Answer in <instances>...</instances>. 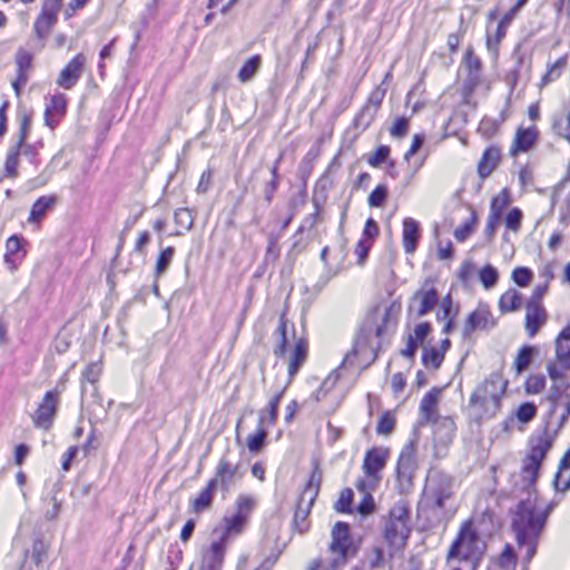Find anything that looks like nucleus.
<instances>
[{
  "instance_id": "15",
  "label": "nucleus",
  "mask_w": 570,
  "mask_h": 570,
  "mask_svg": "<svg viewBox=\"0 0 570 570\" xmlns=\"http://www.w3.org/2000/svg\"><path fill=\"white\" fill-rule=\"evenodd\" d=\"M58 393L48 391L39 404L32 420L37 428L48 429L57 411Z\"/></svg>"
},
{
  "instance_id": "26",
  "label": "nucleus",
  "mask_w": 570,
  "mask_h": 570,
  "mask_svg": "<svg viewBox=\"0 0 570 570\" xmlns=\"http://www.w3.org/2000/svg\"><path fill=\"white\" fill-rule=\"evenodd\" d=\"M434 440L441 444H449L455 433V423L451 417H440L433 422Z\"/></svg>"
},
{
  "instance_id": "38",
  "label": "nucleus",
  "mask_w": 570,
  "mask_h": 570,
  "mask_svg": "<svg viewBox=\"0 0 570 570\" xmlns=\"http://www.w3.org/2000/svg\"><path fill=\"white\" fill-rule=\"evenodd\" d=\"M377 110L373 109V107H368L364 105L361 110L356 114L353 120V126L358 131H365L374 121L376 117Z\"/></svg>"
},
{
  "instance_id": "36",
  "label": "nucleus",
  "mask_w": 570,
  "mask_h": 570,
  "mask_svg": "<svg viewBox=\"0 0 570 570\" xmlns=\"http://www.w3.org/2000/svg\"><path fill=\"white\" fill-rule=\"evenodd\" d=\"M262 65V58L259 55H255L247 59L240 67L237 73V78L240 82H247L254 78Z\"/></svg>"
},
{
  "instance_id": "49",
  "label": "nucleus",
  "mask_w": 570,
  "mask_h": 570,
  "mask_svg": "<svg viewBox=\"0 0 570 570\" xmlns=\"http://www.w3.org/2000/svg\"><path fill=\"white\" fill-rule=\"evenodd\" d=\"M510 203V194L507 188L502 189L501 193L491 199L490 204V213L492 215H497L498 217H502V213Z\"/></svg>"
},
{
  "instance_id": "23",
  "label": "nucleus",
  "mask_w": 570,
  "mask_h": 570,
  "mask_svg": "<svg viewBox=\"0 0 570 570\" xmlns=\"http://www.w3.org/2000/svg\"><path fill=\"white\" fill-rule=\"evenodd\" d=\"M421 234L419 223L414 218H405L403 220L402 245L406 254H412L415 252Z\"/></svg>"
},
{
  "instance_id": "59",
  "label": "nucleus",
  "mask_w": 570,
  "mask_h": 570,
  "mask_svg": "<svg viewBox=\"0 0 570 570\" xmlns=\"http://www.w3.org/2000/svg\"><path fill=\"white\" fill-rule=\"evenodd\" d=\"M174 220L176 225L189 230L194 225V217L188 208H179L174 213Z\"/></svg>"
},
{
  "instance_id": "18",
  "label": "nucleus",
  "mask_w": 570,
  "mask_h": 570,
  "mask_svg": "<svg viewBox=\"0 0 570 570\" xmlns=\"http://www.w3.org/2000/svg\"><path fill=\"white\" fill-rule=\"evenodd\" d=\"M47 543L39 537L33 538L31 548H26L23 551L21 568L32 570L33 567L40 566V563L47 558Z\"/></svg>"
},
{
  "instance_id": "45",
  "label": "nucleus",
  "mask_w": 570,
  "mask_h": 570,
  "mask_svg": "<svg viewBox=\"0 0 570 570\" xmlns=\"http://www.w3.org/2000/svg\"><path fill=\"white\" fill-rule=\"evenodd\" d=\"M19 119V131H18V140L16 146L23 147L24 142L29 136L30 127H31V115L26 110H20L18 114Z\"/></svg>"
},
{
  "instance_id": "52",
  "label": "nucleus",
  "mask_w": 570,
  "mask_h": 570,
  "mask_svg": "<svg viewBox=\"0 0 570 570\" xmlns=\"http://www.w3.org/2000/svg\"><path fill=\"white\" fill-rule=\"evenodd\" d=\"M498 566L503 570H514L517 566V557L513 548L507 544L498 558Z\"/></svg>"
},
{
  "instance_id": "6",
  "label": "nucleus",
  "mask_w": 570,
  "mask_h": 570,
  "mask_svg": "<svg viewBox=\"0 0 570 570\" xmlns=\"http://www.w3.org/2000/svg\"><path fill=\"white\" fill-rule=\"evenodd\" d=\"M551 446L552 440L548 435L539 436L531 442L530 451L523 460L520 474L524 489H532L537 483L539 470Z\"/></svg>"
},
{
  "instance_id": "37",
  "label": "nucleus",
  "mask_w": 570,
  "mask_h": 570,
  "mask_svg": "<svg viewBox=\"0 0 570 570\" xmlns=\"http://www.w3.org/2000/svg\"><path fill=\"white\" fill-rule=\"evenodd\" d=\"M284 392H285V387L277 391L275 393V395L269 400L266 411H263L264 412V421H265L264 425L266 428L275 425V423L277 421V415H278V405L284 395Z\"/></svg>"
},
{
  "instance_id": "58",
  "label": "nucleus",
  "mask_w": 570,
  "mask_h": 570,
  "mask_svg": "<svg viewBox=\"0 0 570 570\" xmlns=\"http://www.w3.org/2000/svg\"><path fill=\"white\" fill-rule=\"evenodd\" d=\"M546 386V377L542 374L530 375L524 384L527 394H538Z\"/></svg>"
},
{
  "instance_id": "54",
  "label": "nucleus",
  "mask_w": 570,
  "mask_h": 570,
  "mask_svg": "<svg viewBox=\"0 0 570 570\" xmlns=\"http://www.w3.org/2000/svg\"><path fill=\"white\" fill-rule=\"evenodd\" d=\"M566 62L567 56H563L559 58L553 65H551L547 72L544 73V76L542 77L541 83L548 85L549 82L557 80L561 76Z\"/></svg>"
},
{
  "instance_id": "3",
  "label": "nucleus",
  "mask_w": 570,
  "mask_h": 570,
  "mask_svg": "<svg viewBox=\"0 0 570 570\" xmlns=\"http://www.w3.org/2000/svg\"><path fill=\"white\" fill-rule=\"evenodd\" d=\"M411 533L410 509L404 502L395 503L384 522V540L395 548L405 546Z\"/></svg>"
},
{
  "instance_id": "16",
  "label": "nucleus",
  "mask_w": 570,
  "mask_h": 570,
  "mask_svg": "<svg viewBox=\"0 0 570 570\" xmlns=\"http://www.w3.org/2000/svg\"><path fill=\"white\" fill-rule=\"evenodd\" d=\"M228 543L220 539H214L203 553L202 568L208 570H222Z\"/></svg>"
},
{
  "instance_id": "55",
  "label": "nucleus",
  "mask_w": 570,
  "mask_h": 570,
  "mask_svg": "<svg viewBox=\"0 0 570 570\" xmlns=\"http://www.w3.org/2000/svg\"><path fill=\"white\" fill-rule=\"evenodd\" d=\"M354 493L350 488L341 491L334 509L340 513H350L352 511Z\"/></svg>"
},
{
  "instance_id": "1",
  "label": "nucleus",
  "mask_w": 570,
  "mask_h": 570,
  "mask_svg": "<svg viewBox=\"0 0 570 570\" xmlns=\"http://www.w3.org/2000/svg\"><path fill=\"white\" fill-rule=\"evenodd\" d=\"M527 490L528 497L517 504L511 524L519 548L524 550L523 562L525 564L535 556L539 539L553 509V503L540 509L537 504V497L532 494V489Z\"/></svg>"
},
{
  "instance_id": "31",
  "label": "nucleus",
  "mask_w": 570,
  "mask_h": 570,
  "mask_svg": "<svg viewBox=\"0 0 570 570\" xmlns=\"http://www.w3.org/2000/svg\"><path fill=\"white\" fill-rule=\"evenodd\" d=\"M264 412H259L258 428L254 434L247 439V448L250 453H258L264 448L268 435L267 428L264 425Z\"/></svg>"
},
{
  "instance_id": "5",
  "label": "nucleus",
  "mask_w": 570,
  "mask_h": 570,
  "mask_svg": "<svg viewBox=\"0 0 570 570\" xmlns=\"http://www.w3.org/2000/svg\"><path fill=\"white\" fill-rule=\"evenodd\" d=\"M255 499L248 494H239L235 502V511L223 518L224 528L218 539L229 544L232 538L242 534L255 508Z\"/></svg>"
},
{
  "instance_id": "21",
  "label": "nucleus",
  "mask_w": 570,
  "mask_h": 570,
  "mask_svg": "<svg viewBox=\"0 0 570 570\" xmlns=\"http://www.w3.org/2000/svg\"><path fill=\"white\" fill-rule=\"evenodd\" d=\"M554 352L560 367L570 371V324L558 334Z\"/></svg>"
},
{
  "instance_id": "64",
  "label": "nucleus",
  "mask_w": 570,
  "mask_h": 570,
  "mask_svg": "<svg viewBox=\"0 0 570 570\" xmlns=\"http://www.w3.org/2000/svg\"><path fill=\"white\" fill-rule=\"evenodd\" d=\"M532 272L528 267H515L512 271L511 278L519 286H527L531 281Z\"/></svg>"
},
{
  "instance_id": "57",
  "label": "nucleus",
  "mask_w": 570,
  "mask_h": 570,
  "mask_svg": "<svg viewBox=\"0 0 570 570\" xmlns=\"http://www.w3.org/2000/svg\"><path fill=\"white\" fill-rule=\"evenodd\" d=\"M372 490L373 489H366L365 491H361L363 493V498L357 504L356 510L363 517L370 515L374 512L375 503L373 495L371 494Z\"/></svg>"
},
{
  "instance_id": "13",
  "label": "nucleus",
  "mask_w": 570,
  "mask_h": 570,
  "mask_svg": "<svg viewBox=\"0 0 570 570\" xmlns=\"http://www.w3.org/2000/svg\"><path fill=\"white\" fill-rule=\"evenodd\" d=\"M30 46V49L20 47L14 55L17 77L12 81V88L17 96H20L22 88L29 80V71L32 66L35 51L39 50L37 46Z\"/></svg>"
},
{
  "instance_id": "56",
  "label": "nucleus",
  "mask_w": 570,
  "mask_h": 570,
  "mask_svg": "<svg viewBox=\"0 0 570 570\" xmlns=\"http://www.w3.org/2000/svg\"><path fill=\"white\" fill-rule=\"evenodd\" d=\"M389 190L383 184L377 185L368 195L367 202L371 207H382L387 199Z\"/></svg>"
},
{
  "instance_id": "42",
  "label": "nucleus",
  "mask_w": 570,
  "mask_h": 570,
  "mask_svg": "<svg viewBox=\"0 0 570 570\" xmlns=\"http://www.w3.org/2000/svg\"><path fill=\"white\" fill-rule=\"evenodd\" d=\"M479 281L485 289L493 288L499 281V272L491 264H487L479 271Z\"/></svg>"
},
{
  "instance_id": "61",
  "label": "nucleus",
  "mask_w": 570,
  "mask_h": 570,
  "mask_svg": "<svg viewBox=\"0 0 570 570\" xmlns=\"http://www.w3.org/2000/svg\"><path fill=\"white\" fill-rule=\"evenodd\" d=\"M522 217H523V214L520 208H518V207L511 208L504 218L505 227L513 232L519 230V228L521 226Z\"/></svg>"
},
{
  "instance_id": "25",
  "label": "nucleus",
  "mask_w": 570,
  "mask_h": 570,
  "mask_svg": "<svg viewBox=\"0 0 570 570\" xmlns=\"http://www.w3.org/2000/svg\"><path fill=\"white\" fill-rule=\"evenodd\" d=\"M216 487L213 482L208 481L206 487L189 501V508L194 513H202L206 510H209L213 505L214 494L216 491Z\"/></svg>"
},
{
  "instance_id": "35",
  "label": "nucleus",
  "mask_w": 570,
  "mask_h": 570,
  "mask_svg": "<svg viewBox=\"0 0 570 570\" xmlns=\"http://www.w3.org/2000/svg\"><path fill=\"white\" fill-rule=\"evenodd\" d=\"M522 304V295L517 289H509L503 293L499 301L501 312H514L520 308Z\"/></svg>"
},
{
  "instance_id": "32",
  "label": "nucleus",
  "mask_w": 570,
  "mask_h": 570,
  "mask_svg": "<svg viewBox=\"0 0 570 570\" xmlns=\"http://www.w3.org/2000/svg\"><path fill=\"white\" fill-rule=\"evenodd\" d=\"M321 481H322V473L320 471L318 465H315L313 472L311 473L308 482L305 485L304 491L299 495L301 498H303V501H305V499H307L308 504H314L315 499L320 491Z\"/></svg>"
},
{
  "instance_id": "44",
  "label": "nucleus",
  "mask_w": 570,
  "mask_h": 570,
  "mask_svg": "<svg viewBox=\"0 0 570 570\" xmlns=\"http://www.w3.org/2000/svg\"><path fill=\"white\" fill-rule=\"evenodd\" d=\"M478 223V216L474 210L471 212V216L466 219L462 225L455 228L454 237L458 242H465L473 230L475 229Z\"/></svg>"
},
{
  "instance_id": "7",
  "label": "nucleus",
  "mask_w": 570,
  "mask_h": 570,
  "mask_svg": "<svg viewBox=\"0 0 570 570\" xmlns=\"http://www.w3.org/2000/svg\"><path fill=\"white\" fill-rule=\"evenodd\" d=\"M424 495L429 503L439 510L445 508L454 495V478L439 470H432L426 476Z\"/></svg>"
},
{
  "instance_id": "22",
  "label": "nucleus",
  "mask_w": 570,
  "mask_h": 570,
  "mask_svg": "<svg viewBox=\"0 0 570 570\" xmlns=\"http://www.w3.org/2000/svg\"><path fill=\"white\" fill-rule=\"evenodd\" d=\"M439 389H432L429 391L420 403V424L433 423L436 417V407L439 403Z\"/></svg>"
},
{
  "instance_id": "51",
  "label": "nucleus",
  "mask_w": 570,
  "mask_h": 570,
  "mask_svg": "<svg viewBox=\"0 0 570 570\" xmlns=\"http://www.w3.org/2000/svg\"><path fill=\"white\" fill-rule=\"evenodd\" d=\"M537 410L533 402H523L515 410V417L520 423L527 424L535 417Z\"/></svg>"
},
{
  "instance_id": "8",
  "label": "nucleus",
  "mask_w": 570,
  "mask_h": 570,
  "mask_svg": "<svg viewBox=\"0 0 570 570\" xmlns=\"http://www.w3.org/2000/svg\"><path fill=\"white\" fill-rule=\"evenodd\" d=\"M330 551L337 557L332 561V567H340L346 563L350 557L357 553V548L351 535L350 524L337 521L331 531Z\"/></svg>"
},
{
  "instance_id": "24",
  "label": "nucleus",
  "mask_w": 570,
  "mask_h": 570,
  "mask_svg": "<svg viewBox=\"0 0 570 570\" xmlns=\"http://www.w3.org/2000/svg\"><path fill=\"white\" fill-rule=\"evenodd\" d=\"M501 159V149L498 146L491 145L484 151L478 164V174L484 179L489 177L497 168Z\"/></svg>"
},
{
  "instance_id": "9",
  "label": "nucleus",
  "mask_w": 570,
  "mask_h": 570,
  "mask_svg": "<svg viewBox=\"0 0 570 570\" xmlns=\"http://www.w3.org/2000/svg\"><path fill=\"white\" fill-rule=\"evenodd\" d=\"M504 392L505 387L500 384L499 380H485L472 393L470 404L483 407L485 414L493 416L500 409L501 397Z\"/></svg>"
},
{
  "instance_id": "12",
  "label": "nucleus",
  "mask_w": 570,
  "mask_h": 570,
  "mask_svg": "<svg viewBox=\"0 0 570 570\" xmlns=\"http://www.w3.org/2000/svg\"><path fill=\"white\" fill-rule=\"evenodd\" d=\"M237 472L238 464H233L228 459V454L225 453L219 459L214 476L209 481L222 492L223 497H226L232 487L240 479Z\"/></svg>"
},
{
  "instance_id": "20",
  "label": "nucleus",
  "mask_w": 570,
  "mask_h": 570,
  "mask_svg": "<svg viewBox=\"0 0 570 570\" xmlns=\"http://www.w3.org/2000/svg\"><path fill=\"white\" fill-rule=\"evenodd\" d=\"M538 140V130L535 127L519 128L515 132L510 154L515 156L520 153L530 150Z\"/></svg>"
},
{
  "instance_id": "63",
  "label": "nucleus",
  "mask_w": 570,
  "mask_h": 570,
  "mask_svg": "<svg viewBox=\"0 0 570 570\" xmlns=\"http://www.w3.org/2000/svg\"><path fill=\"white\" fill-rule=\"evenodd\" d=\"M63 0H41L40 13L58 19V13L60 12Z\"/></svg>"
},
{
  "instance_id": "29",
  "label": "nucleus",
  "mask_w": 570,
  "mask_h": 570,
  "mask_svg": "<svg viewBox=\"0 0 570 570\" xmlns=\"http://www.w3.org/2000/svg\"><path fill=\"white\" fill-rule=\"evenodd\" d=\"M67 100L66 97L61 94L53 95L50 98V102L46 106L45 109V122L48 127L55 128L58 120L52 117V114L62 115L66 110Z\"/></svg>"
},
{
  "instance_id": "28",
  "label": "nucleus",
  "mask_w": 570,
  "mask_h": 570,
  "mask_svg": "<svg viewBox=\"0 0 570 570\" xmlns=\"http://www.w3.org/2000/svg\"><path fill=\"white\" fill-rule=\"evenodd\" d=\"M307 356V343L305 340L299 338L295 342L293 352L288 363V375L293 377L296 375Z\"/></svg>"
},
{
  "instance_id": "34",
  "label": "nucleus",
  "mask_w": 570,
  "mask_h": 570,
  "mask_svg": "<svg viewBox=\"0 0 570 570\" xmlns=\"http://www.w3.org/2000/svg\"><path fill=\"white\" fill-rule=\"evenodd\" d=\"M535 354L537 348L532 345H524L519 350L513 362V367L517 374H521L528 370Z\"/></svg>"
},
{
  "instance_id": "2",
  "label": "nucleus",
  "mask_w": 570,
  "mask_h": 570,
  "mask_svg": "<svg viewBox=\"0 0 570 570\" xmlns=\"http://www.w3.org/2000/svg\"><path fill=\"white\" fill-rule=\"evenodd\" d=\"M487 544L473 529L471 521H465L450 546L446 554L448 562L454 560L465 563L469 570H476L483 558Z\"/></svg>"
},
{
  "instance_id": "39",
  "label": "nucleus",
  "mask_w": 570,
  "mask_h": 570,
  "mask_svg": "<svg viewBox=\"0 0 570 570\" xmlns=\"http://www.w3.org/2000/svg\"><path fill=\"white\" fill-rule=\"evenodd\" d=\"M367 352V338L364 335H357L353 342L352 348L345 354L341 367L347 366L354 363V360Z\"/></svg>"
},
{
  "instance_id": "33",
  "label": "nucleus",
  "mask_w": 570,
  "mask_h": 570,
  "mask_svg": "<svg viewBox=\"0 0 570 570\" xmlns=\"http://www.w3.org/2000/svg\"><path fill=\"white\" fill-rule=\"evenodd\" d=\"M56 204L55 196H41L31 206L29 222L40 220Z\"/></svg>"
},
{
  "instance_id": "4",
  "label": "nucleus",
  "mask_w": 570,
  "mask_h": 570,
  "mask_svg": "<svg viewBox=\"0 0 570 570\" xmlns=\"http://www.w3.org/2000/svg\"><path fill=\"white\" fill-rule=\"evenodd\" d=\"M390 450L384 446H373L365 452L362 470L365 478L356 481L358 491L376 489L382 480V472L387 463Z\"/></svg>"
},
{
  "instance_id": "50",
  "label": "nucleus",
  "mask_w": 570,
  "mask_h": 570,
  "mask_svg": "<svg viewBox=\"0 0 570 570\" xmlns=\"http://www.w3.org/2000/svg\"><path fill=\"white\" fill-rule=\"evenodd\" d=\"M395 428V416L392 412L385 411L380 416L375 431L379 435H390Z\"/></svg>"
},
{
  "instance_id": "47",
  "label": "nucleus",
  "mask_w": 570,
  "mask_h": 570,
  "mask_svg": "<svg viewBox=\"0 0 570 570\" xmlns=\"http://www.w3.org/2000/svg\"><path fill=\"white\" fill-rule=\"evenodd\" d=\"M286 332H287V321L282 316L279 318V324L275 331V335L277 337V345L274 348V354L278 357L283 356L286 353V346H287Z\"/></svg>"
},
{
  "instance_id": "46",
  "label": "nucleus",
  "mask_w": 570,
  "mask_h": 570,
  "mask_svg": "<svg viewBox=\"0 0 570 570\" xmlns=\"http://www.w3.org/2000/svg\"><path fill=\"white\" fill-rule=\"evenodd\" d=\"M553 132L570 144V110L564 116L556 117L552 122Z\"/></svg>"
},
{
  "instance_id": "41",
  "label": "nucleus",
  "mask_w": 570,
  "mask_h": 570,
  "mask_svg": "<svg viewBox=\"0 0 570 570\" xmlns=\"http://www.w3.org/2000/svg\"><path fill=\"white\" fill-rule=\"evenodd\" d=\"M174 255H175V248L171 246H168L160 250V253L158 254L157 261H156V266H155V276L156 277H159L164 273H166V271L168 269V267L170 266V264L173 262Z\"/></svg>"
},
{
  "instance_id": "10",
  "label": "nucleus",
  "mask_w": 570,
  "mask_h": 570,
  "mask_svg": "<svg viewBox=\"0 0 570 570\" xmlns=\"http://www.w3.org/2000/svg\"><path fill=\"white\" fill-rule=\"evenodd\" d=\"M415 469V442L410 441L403 446L395 469V488L399 493L403 494L410 492L413 487V474Z\"/></svg>"
},
{
  "instance_id": "30",
  "label": "nucleus",
  "mask_w": 570,
  "mask_h": 570,
  "mask_svg": "<svg viewBox=\"0 0 570 570\" xmlns=\"http://www.w3.org/2000/svg\"><path fill=\"white\" fill-rule=\"evenodd\" d=\"M313 504H308V500L303 498H298L296 510L293 518V528L299 532L305 533L308 530L307 517L311 512Z\"/></svg>"
},
{
  "instance_id": "27",
  "label": "nucleus",
  "mask_w": 570,
  "mask_h": 570,
  "mask_svg": "<svg viewBox=\"0 0 570 570\" xmlns=\"http://www.w3.org/2000/svg\"><path fill=\"white\" fill-rule=\"evenodd\" d=\"M57 18H51L45 14L39 13L37 19L33 22V32L36 35L38 43V49L41 50L45 47L43 41L49 36L51 29L57 23Z\"/></svg>"
},
{
  "instance_id": "40",
  "label": "nucleus",
  "mask_w": 570,
  "mask_h": 570,
  "mask_svg": "<svg viewBox=\"0 0 570 570\" xmlns=\"http://www.w3.org/2000/svg\"><path fill=\"white\" fill-rule=\"evenodd\" d=\"M22 147L12 146L6 158L4 175L6 177L14 178L18 175L19 155Z\"/></svg>"
},
{
  "instance_id": "11",
  "label": "nucleus",
  "mask_w": 570,
  "mask_h": 570,
  "mask_svg": "<svg viewBox=\"0 0 570 570\" xmlns=\"http://www.w3.org/2000/svg\"><path fill=\"white\" fill-rule=\"evenodd\" d=\"M439 301L440 296L433 281L426 279L411 296L407 309L410 313L414 312L416 317H423L439 304Z\"/></svg>"
},
{
  "instance_id": "48",
  "label": "nucleus",
  "mask_w": 570,
  "mask_h": 570,
  "mask_svg": "<svg viewBox=\"0 0 570 570\" xmlns=\"http://www.w3.org/2000/svg\"><path fill=\"white\" fill-rule=\"evenodd\" d=\"M569 386L570 384L568 381L553 383L549 394L546 396V401H557L561 403L564 400H569L570 394L567 392Z\"/></svg>"
},
{
  "instance_id": "53",
  "label": "nucleus",
  "mask_w": 570,
  "mask_h": 570,
  "mask_svg": "<svg viewBox=\"0 0 570 570\" xmlns=\"http://www.w3.org/2000/svg\"><path fill=\"white\" fill-rule=\"evenodd\" d=\"M507 29H508L507 26L501 24V22H499L494 35L493 36H491L489 33L487 35V47H488L489 51H491L493 53H498L499 46L507 35Z\"/></svg>"
},
{
  "instance_id": "62",
  "label": "nucleus",
  "mask_w": 570,
  "mask_h": 570,
  "mask_svg": "<svg viewBox=\"0 0 570 570\" xmlns=\"http://www.w3.org/2000/svg\"><path fill=\"white\" fill-rule=\"evenodd\" d=\"M390 147L386 145L379 146L375 151L367 158V163L372 167H380L390 156Z\"/></svg>"
},
{
  "instance_id": "60",
  "label": "nucleus",
  "mask_w": 570,
  "mask_h": 570,
  "mask_svg": "<svg viewBox=\"0 0 570 570\" xmlns=\"http://www.w3.org/2000/svg\"><path fill=\"white\" fill-rule=\"evenodd\" d=\"M410 128V121L406 117H397L391 128H390V135L393 138L401 139L403 138Z\"/></svg>"
},
{
  "instance_id": "17",
  "label": "nucleus",
  "mask_w": 570,
  "mask_h": 570,
  "mask_svg": "<svg viewBox=\"0 0 570 570\" xmlns=\"http://www.w3.org/2000/svg\"><path fill=\"white\" fill-rule=\"evenodd\" d=\"M85 58L81 55L73 57L61 70L57 85L63 89H72L81 76Z\"/></svg>"
},
{
  "instance_id": "19",
  "label": "nucleus",
  "mask_w": 570,
  "mask_h": 570,
  "mask_svg": "<svg viewBox=\"0 0 570 570\" xmlns=\"http://www.w3.org/2000/svg\"><path fill=\"white\" fill-rule=\"evenodd\" d=\"M547 312L542 305L525 304L524 327L530 337L537 335L540 328L546 324Z\"/></svg>"
},
{
  "instance_id": "14",
  "label": "nucleus",
  "mask_w": 570,
  "mask_h": 570,
  "mask_svg": "<svg viewBox=\"0 0 570 570\" xmlns=\"http://www.w3.org/2000/svg\"><path fill=\"white\" fill-rule=\"evenodd\" d=\"M495 326V321L487 305H480L471 312L465 321L463 335L470 336L475 331H489Z\"/></svg>"
},
{
  "instance_id": "43",
  "label": "nucleus",
  "mask_w": 570,
  "mask_h": 570,
  "mask_svg": "<svg viewBox=\"0 0 570 570\" xmlns=\"http://www.w3.org/2000/svg\"><path fill=\"white\" fill-rule=\"evenodd\" d=\"M444 360V352L440 351L438 347H424L422 354V363L424 366H432L434 370H438Z\"/></svg>"
}]
</instances>
